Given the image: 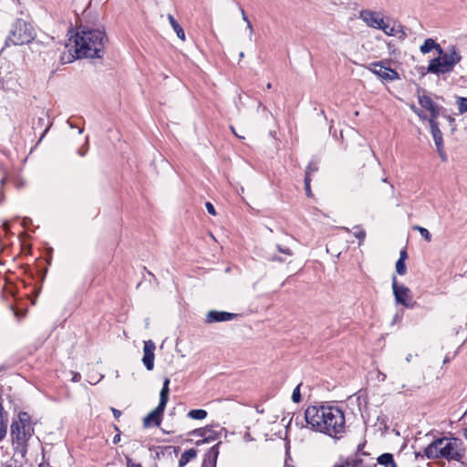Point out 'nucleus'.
<instances>
[{"label":"nucleus","instance_id":"4468645a","mask_svg":"<svg viewBox=\"0 0 467 467\" xmlns=\"http://www.w3.org/2000/svg\"><path fill=\"white\" fill-rule=\"evenodd\" d=\"M218 445L219 443L210 449L209 452L204 456L202 467H216V459L219 454Z\"/></svg>","mask_w":467,"mask_h":467},{"label":"nucleus","instance_id":"09e8293b","mask_svg":"<svg viewBox=\"0 0 467 467\" xmlns=\"http://www.w3.org/2000/svg\"><path fill=\"white\" fill-rule=\"evenodd\" d=\"M120 441V433H117L114 437H113V443L114 444H117L119 443Z\"/></svg>","mask_w":467,"mask_h":467},{"label":"nucleus","instance_id":"a211bd4d","mask_svg":"<svg viewBox=\"0 0 467 467\" xmlns=\"http://www.w3.org/2000/svg\"><path fill=\"white\" fill-rule=\"evenodd\" d=\"M404 26L399 24L398 26H393L391 27H389L387 24H386V28L384 31V33L388 36H397L398 34H400L399 36V38L400 39H405L406 36H407V34L405 33L404 31Z\"/></svg>","mask_w":467,"mask_h":467},{"label":"nucleus","instance_id":"0e129e2a","mask_svg":"<svg viewBox=\"0 0 467 467\" xmlns=\"http://www.w3.org/2000/svg\"><path fill=\"white\" fill-rule=\"evenodd\" d=\"M415 389H419V387H414V388H412V389H410L409 390H410V391H413Z\"/></svg>","mask_w":467,"mask_h":467},{"label":"nucleus","instance_id":"473e14b6","mask_svg":"<svg viewBox=\"0 0 467 467\" xmlns=\"http://www.w3.org/2000/svg\"><path fill=\"white\" fill-rule=\"evenodd\" d=\"M354 228L358 229V231L354 233V236L358 239V244H361L366 238V232L360 228L359 225H356Z\"/></svg>","mask_w":467,"mask_h":467},{"label":"nucleus","instance_id":"c03bdc74","mask_svg":"<svg viewBox=\"0 0 467 467\" xmlns=\"http://www.w3.org/2000/svg\"><path fill=\"white\" fill-rule=\"evenodd\" d=\"M241 13H242V17L243 19L247 23V26L252 29V24L251 22L249 21L244 10L241 7Z\"/></svg>","mask_w":467,"mask_h":467},{"label":"nucleus","instance_id":"393cba45","mask_svg":"<svg viewBox=\"0 0 467 467\" xmlns=\"http://www.w3.org/2000/svg\"><path fill=\"white\" fill-rule=\"evenodd\" d=\"M430 112L429 122L432 120H437L438 117H446V109L442 106L438 105L434 109H431Z\"/></svg>","mask_w":467,"mask_h":467},{"label":"nucleus","instance_id":"052dcab7","mask_svg":"<svg viewBox=\"0 0 467 467\" xmlns=\"http://www.w3.org/2000/svg\"><path fill=\"white\" fill-rule=\"evenodd\" d=\"M390 47H391V44H390V43H389V44H388L389 51V53L391 54V53H392V51H390Z\"/></svg>","mask_w":467,"mask_h":467},{"label":"nucleus","instance_id":"a878e982","mask_svg":"<svg viewBox=\"0 0 467 467\" xmlns=\"http://www.w3.org/2000/svg\"><path fill=\"white\" fill-rule=\"evenodd\" d=\"M318 164L319 161L317 158L311 159L308 165L306 166L305 176H308L309 178H311V174L318 171Z\"/></svg>","mask_w":467,"mask_h":467},{"label":"nucleus","instance_id":"c756f323","mask_svg":"<svg viewBox=\"0 0 467 467\" xmlns=\"http://www.w3.org/2000/svg\"><path fill=\"white\" fill-rule=\"evenodd\" d=\"M219 437V434L217 431H213L212 428L209 427V431H205L204 439L201 441H198L197 444L209 442L211 441H214Z\"/></svg>","mask_w":467,"mask_h":467},{"label":"nucleus","instance_id":"13d9d810","mask_svg":"<svg viewBox=\"0 0 467 467\" xmlns=\"http://www.w3.org/2000/svg\"><path fill=\"white\" fill-rule=\"evenodd\" d=\"M114 430L118 431V433H120V431L117 425H114Z\"/></svg>","mask_w":467,"mask_h":467},{"label":"nucleus","instance_id":"ddd939ff","mask_svg":"<svg viewBox=\"0 0 467 467\" xmlns=\"http://www.w3.org/2000/svg\"><path fill=\"white\" fill-rule=\"evenodd\" d=\"M420 92H425V89L418 86L417 94L420 106L428 111L434 109L438 104L435 103L431 97L424 94L420 95Z\"/></svg>","mask_w":467,"mask_h":467},{"label":"nucleus","instance_id":"9d476101","mask_svg":"<svg viewBox=\"0 0 467 467\" xmlns=\"http://www.w3.org/2000/svg\"><path fill=\"white\" fill-rule=\"evenodd\" d=\"M52 125V122L49 120V118L47 113H42V116L37 117V119L33 122L32 129L35 130V132L38 130H42L40 132V136L38 140H36L35 146H38L39 143L42 141L45 135L48 132L50 127Z\"/></svg>","mask_w":467,"mask_h":467},{"label":"nucleus","instance_id":"69168bd1","mask_svg":"<svg viewBox=\"0 0 467 467\" xmlns=\"http://www.w3.org/2000/svg\"><path fill=\"white\" fill-rule=\"evenodd\" d=\"M244 57V53H243V52H241V54H240V57Z\"/></svg>","mask_w":467,"mask_h":467},{"label":"nucleus","instance_id":"79ce46f5","mask_svg":"<svg viewBox=\"0 0 467 467\" xmlns=\"http://www.w3.org/2000/svg\"><path fill=\"white\" fill-rule=\"evenodd\" d=\"M417 70L421 77H424L426 74L431 73V71H429V66L427 67L423 66L417 67Z\"/></svg>","mask_w":467,"mask_h":467},{"label":"nucleus","instance_id":"864d4df0","mask_svg":"<svg viewBox=\"0 0 467 467\" xmlns=\"http://www.w3.org/2000/svg\"><path fill=\"white\" fill-rule=\"evenodd\" d=\"M417 115L421 119H427V115L423 111H422V113L419 112Z\"/></svg>","mask_w":467,"mask_h":467},{"label":"nucleus","instance_id":"b1692460","mask_svg":"<svg viewBox=\"0 0 467 467\" xmlns=\"http://www.w3.org/2000/svg\"><path fill=\"white\" fill-rule=\"evenodd\" d=\"M370 66L374 67V68H369L372 71V73L383 79L384 74L387 73V70L384 69V67H388V66H385V61L384 60L375 61V62H372L370 64Z\"/></svg>","mask_w":467,"mask_h":467},{"label":"nucleus","instance_id":"37998d69","mask_svg":"<svg viewBox=\"0 0 467 467\" xmlns=\"http://www.w3.org/2000/svg\"><path fill=\"white\" fill-rule=\"evenodd\" d=\"M127 467H142L140 463H135L132 459L129 456L126 457Z\"/></svg>","mask_w":467,"mask_h":467},{"label":"nucleus","instance_id":"680f3d73","mask_svg":"<svg viewBox=\"0 0 467 467\" xmlns=\"http://www.w3.org/2000/svg\"><path fill=\"white\" fill-rule=\"evenodd\" d=\"M5 178H3V179L1 180V184H2V185H4V184H5Z\"/></svg>","mask_w":467,"mask_h":467},{"label":"nucleus","instance_id":"e433bc0d","mask_svg":"<svg viewBox=\"0 0 467 467\" xmlns=\"http://www.w3.org/2000/svg\"><path fill=\"white\" fill-rule=\"evenodd\" d=\"M310 182H311V178H309L308 176H305V178H304L305 191H306V194L308 197L312 196V192H311V188H310Z\"/></svg>","mask_w":467,"mask_h":467},{"label":"nucleus","instance_id":"1a4fd4ad","mask_svg":"<svg viewBox=\"0 0 467 467\" xmlns=\"http://www.w3.org/2000/svg\"><path fill=\"white\" fill-rule=\"evenodd\" d=\"M360 16L368 26L375 29L385 30L386 24L384 19L378 13L370 10H364L360 13Z\"/></svg>","mask_w":467,"mask_h":467},{"label":"nucleus","instance_id":"2eb2a0df","mask_svg":"<svg viewBox=\"0 0 467 467\" xmlns=\"http://www.w3.org/2000/svg\"><path fill=\"white\" fill-rule=\"evenodd\" d=\"M430 127L435 146H443L442 133L440 129V124L438 120H432L431 122H430Z\"/></svg>","mask_w":467,"mask_h":467},{"label":"nucleus","instance_id":"6e6d98bb","mask_svg":"<svg viewBox=\"0 0 467 467\" xmlns=\"http://www.w3.org/2000/svg\"><path fill=\"white\" fill-rule=\"evenodd\" d=\"M411 358H412L411 354H409V355H407L405 359L407 362H410L411 360Z\"/></svg>","mask_w":467,"mask_h":467},{"label":"nucleus","instance_id":"6ab92c4d","mask_svg":"<svg viewBox=\"0 0 467 467\" xmlns=\"http://www.w3.org/2000/svg\"><path fill=\"white\" fill-rule=\"evenodd\" d=\"M170 379L168 378L164 379L162 388L160 392V402L158 405H161V407L166 408V405L169 400V394H170V389H169Z\"/></svg>","mask_w":467,"mask_h":467},{"label":"nucleus","instance_id":"2f4dec72","mask_svg":"<svg viewBox=\"0 0 467 467\" xmlns=\"http://www.w3.org/2000/svg\"><path fill=\"white\" fill-rule=\"evenodd\" d=\"M414 230H417L420 234L427 241V242H431V233L429 232L428 229L424 228V227H421V226H419V225H415L413 227Z\"/></svg>","mask_w":467,"mask_h":467},{"label":"nucleus","instance_id":"39448f33","mask_svg":"<svg viewBox=\"0 0 467 467\" xmlns=\"http://www.w3.org/2000/svg\"><path fill=\"white\" fill-rule=\"evenodd\" d=\"M437 53L438 57L429 61V71H431V74L439 76L450 73L462 60V56L455 46H451L448 52H445L441 47Z\"/></svg>","mask_w":467,"mask_h":467},{"label":"nucleus","instance_id":"6e6552de","mask_svg":"<svg viewBox=\"0 0 467 467\" xmlns=\"http://www.w3.org/2000/svg\"><path fill=\"white\" fill-rule=\"evenodd\" d=\"M344 467H372L376 466L374 458L367 452H355L347 457L341 463Z\"/></svg>","mask_w":467,"mask_h":467},{"label":"nucleus","instance_id":"f704fd0d","mask_svg":"<svg viewBox=\"0 0 467 467\" xmlns=\"http://www.w3.org/2000/svg\"><path fill=\"white\" fill-rule=\"evenodd\" d=\"M291 399L295 403L301 401L300 384L294 389Z\"/></svg>","mask_w":467,"mask_h":467},{"label":"nucleus","instance_id":"3c124183","mask_svg":"<svg viewBox=\"0 0 467 467\" xmlns=\"http://www.w3.org/2000/svg\"><path fill=\"white\" fill-rule=\"evenodd\" d=\"M365 444H366L365 442H364V443L359 444V445L358 446V449H357V451H356V452H365V451H363V449H364V447H365Z\"/></svg>","mask_w":467,"mask_h":467},{"label":"nucleus","instance_id":"20e7f679","mask_svg":"<svg viewBox=\"0 0 467 467\" xmlns=\"http://www.w3.org/2000/svg\"><path fill=\"white\" fill-rule=\"evenodd\" d=\"M459 440L446 437L435 439L424 450L428 459H446L447 461L461 462L464 452L458 450Z\"/></svg>","mask_w":467,"mask_h":467},{"label":"nucleus","instance_id":"9b49d317","mask_svg":"<svg viewBox=\"0 0 467 467\" xmlns=\"http://www.w3.org/2000/svg\"><path fill=\"white\" fill-rule=\"evenodd\" d=\"M239 314L230 313L226 311L211 310L206 314L205 323H218L233 320L238 317Z\"/></svg>","mask_w":467,"mask_h":467},{"label":"nucleus","instance_id":"5701e85b","mask_svg":"<svg viewBox=\"0 0 467 467\" xmlns=\"http://www.w3.org/2000/svg\"><path fill=\"white\" fill-rule=\"evenodd\" d=\"M168 19H169V22H170L172 29L175 31L177 36L181 40H184L185 33H184L182 26L178 23V21L174 18V16L172 15H169Z\"/></svg>","mask_w":467,"mask_h":467},{"label":"nucleus","instance_id":"f8f14e48","mask_svg":"<svg viewBox=\"0 0 467 467\" xmlns=\"http://www.w3.org/2000/svg\"><path fill=\"white\" fill-rule=\"evenodd\" d=\"M165 410L164 407L158 405L152 411H150L144 419L143 425L144 427H149L151 424L155 426H160L161 422V417Z\"/></svg>","mask_w":467,"mask_h":467},{"label":"nucleus","instance_id":"0eeeda50","mask_svg":"<svg viewBox=\"0 0 467 467\" xmlns=\"http://www.w3.org/2000/svg\"><path fill=\"white\" fill-rule=\"evenodd\" d=\"M392 290L398 304L407 308H413L416 302L413 301L411 291L405 285H399L395 275L392 276Z\"/></svg>","mask_w":467,"mask_h":467},{"label":"nucleus","instance_id":"bf43d9fd","mask_svg":"<svg viewBox=\"0 0 467 467\" xmlns=\"http://www.w3.org/2000/svg\"><path fill=\"white\" fill-rule=\"evenodd\" d=\"M464 437L467 440V427L464 429Z\"/></svg>","mask_w":467,"mask_h":467},{"label":"nucleus","instance_id":"58836bf2","mask_svg":"<svg viewBox=\"0 0 467 467\" xmlns=\"http://www.w3.org/2000/svg\"><path fill=\"white\" fill-rule=\"evenodd\" d=\"M446 148H437L438 154L442 161H448V155L446 153Z\"/></svg>","mask_w":467,"mask_h":467},{"label":"nucleus","instance_id":"412c9836","mask_svg":"<svg viewBox=\"0 0 467 467\" xmlns=\"http://www.w3.org/2000/svg\"><path fill=\"white\" fill-rule=\"evenodd\" d=\"M377 463L383 465L384 467H397L393 455L389 452L379 455L377 459Z\"/></svg>","mask_w":467,"mask_h":467},{"label":"nucleus","instance_id":"4d7b16f0","mask_svg":"<svg viewBox=\"0 0 467 467\" xmlns=\"http://www.w3.org/2000/svg\"><path fill=\"white\" fill-rule=\"evenodd\" d=\"M273 261H279V262H282L283 260L277 256H275L272 258Z\"/></svg>","mask_w":467,"mask_h":467},{"label":"nucleus","instance_id":"5fc2aeb1","mask_svg":"<svg viewBox=\"0 0 467 467\" xmlns=\"http://www.w3.org/2000/svg\"><path fill=\"white\" fill-rule=\"evenodd\" d=\"M78 155H79V156H82V157H83V156L86 154V151H85V150H78Z\"/></svg>","mask_w":467,"mask_h":467},{"label":"nucleus","instance_id":"f257e3e1","mask_svg":"<svg viewBox=\"0 0 467 467\" xmlns=\"http://www.w3.org/2000/svg\"><path fill=\"white\" fill-rule=\"evenodd\" d=\"M68 34H72L69 41L74 44L72 47L78 49L79 57L93 59L104 57L108 36L104 28L100 29L97 23L80 18L76 27H70Z\"/></svg>","mask_w":467,"mask_h":467},{"label":"nucleus","instance_id":"4be33fe9","mask_svg":"<svg viewBox=\"0 0 467 467\" xmlns=\"http://www.w3.org/2000/svg\"><path fill=\"white\" fill-rule=\"evenodd\" d=\"M197 455V451L193 448L186 450L179 459V467H184L191 460Z\"/></svg>","mask_w":467,"mask_h":467},{"label":"nucleus","instance_id":"603ef678","mask_svg":"<svg viewBox=\"0 0 467 467\" xmlns=\"http://www.w3.org/2000/svg\"><path fill=\"white\" fill-rule=\"evenodd\" d=\"M3 228H4V230H5V232H8V231H9V229H10L9 223H8V222H5V223H3Z\"/></svg>","mask_w":467,"mask_h":467},{"label":"nucleus","instance_id":"e2e57ef3","mask_svg":"<svg viewBox=\"0 0 467 467\" xmlns=\"http://www.w3.org/2000/svg\"><path fill=\"white\" fill-rule=\"evenodd\" d=\"M266 88H267L268 89H269V88H272L271 83H267Z\"/></svg>","mask_w":467,"mask_h":467},{"label":"nucleus","instance_id":"a18cd8bd","mask_svg":"<svg viewBox=\"0 0 467 467\" xmlns=\"http://www.w3.org/2000/svg\"><path fill=\"white\" fill-rule=\"evenodd\" d=\"M277 249L280 253H283L287 255H291L292 252L289 248H282L281 245L277 244Z\"/></svg>","mask_w":467,"mask_h":467},{"label":"nucleus","instance_id":"c85d7f7f","mask_svg":"<svg viewBox=\"0 0 467 467\" xmlns=\"http://www.w3.org/2000/svg\"><path fill=\"white\" fill-rule=\"evenodd\" d=\"M188 417L192 420H203L207 417V411L202 409L191 410L188 412Z\"/></svg>","mask_w":467,"mask_h":467},{"label":"nucleus","instance_id":"a19ab883","mask_svg":"<svg viewBox=\"0 0 467 467\" xmlns=\"http://www.w3.org/2000/svg\"><path fill=\"white\" fill-rule=\"evenodd\" d=\"M205 207H206L207 212H208L211 215H213V216H215V215H216L215 208H214V206L213 205V203H212V202H205Z\"/></svg>","mask_w":467,"mask_h":467},{"label":"nucleus","instance_id":"ea45409f","mask_svg":"<svg viewBox=\"0 0 467 467\" xmlns=\"http://www.w3.org/2000/svg\"><path fill=\"white\" fill-rule=\"evenodd\" d=\"M442 118L446 119L449 126L451 127V130L453 131L455 130V128H454L455 119L453 117L448 115L447 112H446V117H442Z\"/></svg>","mask_w":467,"mask_h":467},{"label":"nucleus","instance_id":"dca6fc26","mask_svg":"<svg viewBox=\"0 0 467 467\" xmlns=\"http://www.w3.org/2000/svg\"><path fill=\"white\" fill-rule=\"evenodd\" d=\"M8 414L4 410L2 403H0V442L7 434Z\"/></svg>","mask_w":467,"mask_h":467},{"label":"nucleus","instance_id":"bb28decb","mask_svg":"<svg viewBox=\"0 0 467 467\" xmlns=\"http://www.w3.org/2000/svg\"><path fill=\"white\" fill-rule=\"evenodd\" d=\"M384 69L387 70V73L384 74L383 79L387 81H393V80H399L400 79V74L397 72V70L391 68L389 66L387 67H384Z\"/></svg>","mask_w":467,"mask_h":467},{"label":"nucleus","instance_id":"423d86ee","mask_svg":"<svg viewBox=\"0 0 467 467\" xmlns=\"http://www.w3.org/2000/svg\"><path fill=\"white\" fill-rule=\"evenodd\" d=\"M36 37L32 25L22 18H16L13 23L5 45L22 46L31 43Z\"/></svg>","mask_w":467,"mask_h":467},{"label":"nucleus","instance_id":"72a5a7b5","mask_svg":"<svg viewBox=\"0 0 467 467\" xmlns=\"http://www.w3.org/2000/svg\"><path fill=\"white\" fill-rule=\"evenodd\" d=\"M396 272L400 275H403L407 272V267L405 265V262H402L401 260H398L396 262Z\"/></svg>","mask_w":467,"mask_h":467},{"label":"nucleus","instance_id":"7ed1b4c3","mask_svg":"<svg viewBox=\"0 0 467 467\" xmlns=\"http://www.w3.org/2000/svg\"><path fill=\"white\" fill-rule=\"evenodd\" d=\"M34 433L31 416L26 411L18 413V419L12 421L10 436L15 453L24 457L27 451L28 440Z\"/></svg>","mask_w":467,"mask_h":467},{"label":"nucleus","instance_id":"c9c22d12","mask_svg":"<svg viewBox=\"0 0 467 467\" xmlns=\"http://www.w3.org/2000/svg\"><path fill=\"white\" fill-rule=\"evenodd\" d=\"M154 350H155V345L151 340L146 341L144 343L143 353H147V352L154 353Z\"/></svg>","mask_w":467,"mask_h":467},{"label":"nucleus","instance_id":"4c0bfd02","mask_svg":"<svg viewBox=\"0 0 467 467\" xmlns=\"http://www.w3.org/2000/svg\"><path fill=\"white\" fill-rule=\"evenodd\" d=\"M205 431H209V427L206 426L204 428L196 429L192 433L194 435H197L199 437H202V440L204 439Z\"/></svg>","mask_w":467,"mask_h":467},{"label":"nucleus","instance_id":"cd10ccee","mask_svg":"<svg viewBox=\"0 0 467 467\" xmlns=\"http://www.w3.org/2000/svg\"><path fill=\"white\" fill-rule=\"evenodd\" d=\"M154 358H155L154 353L147 352V353L143 354L142 362H143L145 368L148 370H152L153 369V367H154Z\"/></svg>","mask_w":467,"mask_h":467},{"label":"nucleus","instance_id":"49530a36","mask_svg":"<svg viewBox=\"0 0 467 467\" xmlns=\"http://www.w3.org/2000/svg\"><path fill=\"white\" fill-rule=\"evenodd\" d=\"M408 258V254L406 249H402L400 253V258L398 260H401L402 262H405V260Z\"/></svg>","mask_w":467,"mask_h":467},{"label":"nucleus","instance_id":"de8ad7c7","mask_svg":"<svg viewBox=\"0 0 467 467\" xmlns=\"http://www.w3.org/2000/svg\"><path fill=\"white\" fill-rule=\"evenodd\" d=\"M111 411L116 419H119L121 415V411L115 408H111Z\"/></svg>","mask_w":467,"mask_h":467},{"label":"nucleus","instance_id":"8fccbe9b","mask_svg":"<svg viewBox=\"0 0 467 467\" xmlns=\"http://www.w3.org/2000/svg\"><path fill=\"white\" fill-rule=\"evenodd\" d=\"M410 109L416 114H418L419 112L422 113V110L420 109L417 108L415 105H411Z\"/></svg>","mask_w":467,"mask_h":467},{"label":"nucleus","instance_id":"f3484780","mask_svg":"<svg viewBox=\"0 0 467 467\" xmlns=\"http://www.w3.org/2000/svg\"><path fill=\"white\" fill-rule=\"evenodd\" d=\"M73 48H74L73 52L71 49H69L68 51H67V52L65 51L61 54L60 63L62 65L71 63L77 59L84 58L83 57L78 56V49L77 47H73Z\"/></svg>","mask_w":467,"mask_h":467},{"label":"nucleus","instance_id":"aec40b11","mask_svg":"<svg viewBox=\"0 0 467 467\" xmlns=\"http://www.w3.org/2000/svg\"><path fill=\"white\" fill-rule=\"evenodd\" d=\"M441 48V45L436 43L432 38H427L424 40L423 44L420 47V51L422 54H428L431 50L435 49L436 52Z\"/></svg>","mask_w":467,"mask_h":467},{"label":"nucleus","instance_id":"f03ea898","mask_svg":"<svg viewBox=\"0 0 467 467\" xmlns=\"http://www.w3.org/2000/svg\"><path fill=\"white\" fill-rule=\"evenodd\" d=\"M305 419L312 430L332 438L338 439L345 432V415L338 407L309 406L305 411Z\"/></svg>","mask_w":467,"mask_h":467},{"label":"nucleus","instance_id":"7c9ffc66","mask_svg":"<svg viewBox=\"0 0 467 467\" xmlns=\"http://www.w3.org/2000/svg\"><path fill=\"white\" fill-rule=\"evenodd\" d=\"M457 105L460 114H463L467 112V98L466 97H457Z\"/></svg>","mask_w":467,"mask_h":467}]
</instances>
